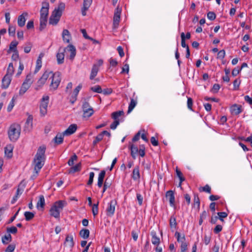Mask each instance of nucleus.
I'll use <instances>...</instances> for the list:
<instances>
[{"instance_id": "nucleus-1", "label": "nucleus", "mask_w": 252, "mask_h": 252, "mask_svg": "<svg viewBox=\"0 0 252 252\" xmlns=\"http://www.w3.org/2000/svg\"><path fill=\"white\" fill-rule=\"evenodd\" d=\"M46 147L44 146H40L34 157L33 162L34 164V176L37 177L38 172L44 164L46 156L45 155Z\"/></svg>"}, {"instance_id": "nucleus-2", "label": "nucleus", "mask_w": 252, "mask_h": 252, "mask_svg": "<svg viewBox=\"0 0 252 252\" xmlns=\"http://www.w3.org/2000/svg\"><path fill=\"white\" fill-rule=\"evenodd\" d=\"M66 204V202L63 200H59L55 202L50 209L51 216L55 218H59L60 212L63 209V207Z\"/></svg>"}, {"instance_id": "nucleus-3", "label": "nucleus", "mask_w": 252, "mask_h": 252, "mask_svg": "<svg viewBox=\"0 0 252 252\" xmlns=\"http://www.w3.org/2000/svg\"><path fill=\"white\" fill-rule=\"evenodd\" d=\"M20 126L17 124L12 125L9 128L8 134L9 139L15 142L19 138L20 134Z\"/></svg>"}, {"instance_id": "nucleus-4", "label": "nucleus", "mask_w": 252, "mask_h": 252, "mask_svg": "<svg viewBox=\"0 0 252 252\" xmlns=\"http://www.w3.org/2000/svg\"><path fill=\"white\" fill-rule=\"evenodd\" d=\"M52 74V81L50 85V90H56L61 81V73L60 72H56L54 73H50Z\"/></svg>"}, {"instance_id": "nucleus-5", "label": "nucleus", "mask_w": 252, "mask_h": 252, "mask_svg": "<svg viewBox=\"0 0 252 252\" xmlns=\"http://www.w3.org/2000/svg\"><path fill=\"white\" fill-rule=\"evenodd\" d=\"M31 75H28L27 77L22 85V86L19 91V94L20 95H23L26 91L30 88L32 81L31 78Z\"/></svg>"}, {"instance_id": "nucleus-6", "label": "nucleus", "mask_w": 252, "mask_h": 252, "mask_svg": "<svg viewBox=\"0 0 252 252\" xmlns=\"http://www.w3.org/2000/svg\"><path fill=\"white\" fill-rule=\"evenodd\" d=\"M49 3L48 1L42 3V7L40 11V19L47 20L49 14Z\"/></svg>"}, {"instance_id": "nucleus-7", "label": "nucleus", "mask_w": 252, "mask_h": 252, "mask_svg": "<svg viewBox=\"0 0 252 252\" xmlns=\"http://www.w3.org/2000/svg\"><path fill=\"white\" fill-rule=\"evenodd\" d=\"M25 187L26 183L23 180L19 184L16 190V194L13 196L11 200L12 204H14L17 200L19 196L22 194Z\"/></svg>"}, {"instance_id": "nucleus-8", "label": "nucleus", "mask_w": 252, "mask_h": 252, "mask_svg": "<svg viewBox=\"0 0 252 252\" xmlns=\"http://www.w3.org/2000/svg\"><path fill=\"white\" fill-rule=\"evenodd\" d=\"M65 6L64 3L62 2H60L58 7L55 8L53 10L51 16L60 19L62 15L63 12L64 10Z\"/></svg>"}, {"instance_id": "nucleus-9", "label": "nucleus", "mask_w": 252, "mask_h": 252, "mask_svg": "<svg viewBox=\"0 0 252 252\" xmlns=\"http://www.w3.org/2000/svg\"><path fill=\"white\" fill-rule=\"evenodd\" d=\"M49 97L48 96H44L42 98V101L40 105V112L42 116H45L47 113V109L49 102Z\"/></svg>"}, {"instance_id": "nucleus-10", "label": "nucleus", "mask_w": 252, "mask_h": 252, "mask_svg": "<svg viewBox=\"0 0 252 252\" xmlns=\"http://www.w3.org/2000/svg\"><path fill=\"white\" fill-rule=\"evenodd\" d=\"M50 73H52V72L51 71L48 72L47 71H45L43 74L42 76L40 78V79L38 80L37 82V86L35 88V90H38L43 86V85L45 84L46 81L49 77Z\"/></svg>"}, {"instance_id": "nucleus-11", "label": "nucleus", "mask_w": 252, "mask_h": 252, "mask_svg": "<svg viewBox=\"0 0 252 252\" xmlns=\"http://www.w3.org/2000/svg\"><path fill=\"white\" fill-rule=\"evenodd\" d=\"M122 9L121 8L117 7L114 13L113 17V28L114 29L117 28L119 24L120 16L121 14Z\"/></svg>"}, {"instance_id": "nucleus-12", "label": "nucleus", "mask_w": 252, "mask_h": 252, "mask_svg": "<svg viewBox=\"0 0 252 252\" xmlns=\"http://www.w3.org/2000/svg\"><path fill=\"white\" fill-rule=\"evenodd\" d=\"M116 201L114 200H111L108 204V207L106 209V213L108 216H112L115 212V205Z\"/></svg>"}, {"instance_id": "nucleus-13", "label": "nucleus", "mask_w": 252, "mask_h": 252, "mask_svg": "<svg viewBox=\"0 0 252 252\" xmlns=\"http://www.w3.org/2000/svg\"><path fill=\"white\" fill-rule=\"evenodd\" d=\"M65 52V49L60 47L59 49V52L57 53L56 57L57 60V63L59 64H61L63 63L64 59V52Z\"/></svg>"}, {"instance_id": "nucleus-14", "label": "nucleus", "mask_w": 252, "mask_h": 252, "mask_svg": "<svg viewBox=\"0 0 252 252\" xmlns=\"http://www.w3.org/2000/svg\"><path fill=\"white\" fill-rule=\"evenodd\" d=\"M32 120L33 117L32 115H30L26 121L24 128V131L25 132H29L32 128Z\"/></svg>"}, {"instance_id": "nucleus-15", "label": "nucleus", "mask_w": 252, "mask_h": 252, "mask_svg": "<svg viewBox=\"0 0 252 252\" xmlns=\"http://www.w3.org/2000/svg\"><path fill=\"white\" fill-rule=\"evenodd\" d=\"M11 81V77L8 75H5L2 79L1 88L4 89H7Z\"/></svg>"}, {"instance_id": "nucleus-16", "label": "nucleus", "mask_w": 252, "mask_h": 252, "mask_svg": "<svg viewBox=\"0 0 252 252\" xmlns=\"http://www.w3.org/2000/svg\"><path fill=\"white\" fill-rule=\"evenodd\" d=\"M64 49H65V52L67 51L70 52L69 59L73 60L76 55V49L75 47L73 45L70 44Z\"/></svg>"}, {"instance_id": "nucleus-17", "label": "nucleus", "mask_w": 252, "mask_h": 252, "mask_svg": "<svg viewBox=\"0 0 252 252\" xmlns=\"http://www.w3.org/2000/svg\"><path fill=\"white\" fill-rule=\"evenodd\" d=\"M165 197L169 198V203L171 206H175V196L173 191L170 190L165 193Z\"/></svg>"}, {"instance_id": "nucleus-18", "label": "nucleus", "mask_w": 252, "mask_h": 252, "mask_svg": "<svg viewBox=\"0 0 252 252\" xmlns=\"http://www.w3.org/2000/svg\"><path fill=\"white\" fill-rule=\"evenodd\" d=\"M77 129V126L76 124H71L69 127L63 132L64 134L65 135H70L73 134Z\"/></svg>"}, {"instance_id": "nucleus-19", "label": "nucleus", "mask_w": 252, "mask_h": 252, "mask_svg": "<svg viewBox=\"0 0 252 252\" xmlns=\"http://www.w3.org/2000/svg\"><path fill=\"white\" fill-rule=\"evenodd\" d=\"M93 0H84L83 7L81 12L83 16L86 15V11L88 10L92 3Z\"/></svg>"}, {"instance_id": "nucleus-20", "label": "nucleus", "mask_w": 252, "mask_h": 252, "mask_svg": "<svg viewBox=\"0 0 252 252\" xmlns=\"http://www.w3.org/2000/svg\"><path fill=\"white\" fill-rule=\"evenodd\" d=\"M230 111L232 114L237 115L242 111V106L235 104L230 107Z\"/></svg>"}, {"instance_id": "nucleus-21", "label": "nucleus", "mask_w": 252, "mask_h": 252, "mask_svg": "<svg viewBox=\"0 0 252 252\" xmlns=\"http://www.w3.org/2000/svg\"><path fill=\"white\" fill-rule=\"evenodd\" d=\"M64 135H65L64 134L63 132L58 133L55 137L53 139V141L54 142L56 145L61 144L63 142Z\"/></svg>"}, {"instance_id": "nucleus-22", "label": "nucleus", "mask_w": 252, "mask_h": 252, "mask_svg": "<svg viewBox=\"0 0 252 252\" xmlns=\"http://www.w3.org/2000/svg\"><path fill=\"white\" fill-rule=\"evenodd\" d=\"M28 15L27 12L23 13L22 14L19 15L18 17V25L20 27H23L25 25L26 18L25 16Z\"/></svg>"}, {"instance_id": "nucleus-23", "label": "nucleus", "mask_w": 252, "mask_h": 252, "mask_svg": "<svg viewBox=\"0 0 252 252\" xmlns=\"http://www.w3.org/2000/svg\"><path fill=\"white\" fill-rule=\"evenodd\" d=\"M106 172L104 170H101L99 173L98 178L97 186L99 188L102 186Z\"/></svg>"}, {"instance_id": "nucleus-24", "label": "nucleus", "mask_w": 252, "mask_h": 252, "mask_svg": "<svg viewBox=\"0 0 252 252\" xmlns=\"http://www.w3.org/2000/svg\"><path fill=\"white\" fill-rule=\"evenodd\" d=\"M64 244L68 245L70 248H72L74 245L73 236L66 235Z\"/></svg>"}, {"instance_id": "nucleus-25", "label": "nucleus", "mask_w": 252, "mask_h": 252, "mask_svg": "<svg viewBox=\"0 0 252 252\" xmlns=\"http://www.w3.org/2000/svg\"><path fill=\"white\" fill-rule=\"evenodd\" d=\"M131 177L134 181H137L140 179V175L139 166H137L133 169Z\"/></svg>"}, {"instance_id": "nucleus-26", "label": "nucleus", "mask_w": 252, "mask_h": 252, "mask_svg": "<svg viewBox=\"0 0 252 252\" xmlns=\"http://www.w3.org/2000/svg\"><path fill=\"white\" fill-rule=\"evenodd\" d=\"M63 39L64 42L69 43L71 38L70 34L67 30L64 29L62 33Z\"/></svg>"}, {"instance_id": "nucleus-27", "label": "nucleus", "mask_w": 252, "mask_h": 252, "mask_svg": "<svg viewBox=\"0 0 252 252\" xmlns=\"http://www.w3.org/2000/svg\"><path fill=\"white\" fill-rule=\"evenodd\" d=\"M99 68L97 64H94L93 66L90 79L93 80L97 75Z\"/></svg>"}, {"instance_id": "nucleus-28", "label": "nucleus", "mask_w": 252, "mask_h": 252, "mask_svg": "<svg viewBox=\"0 0 252 252\" xmlns=\"http://www.w3.org/2000/svg\"><path fill=\"white\" fill-rule=\"evenodd\" d=\"M45 206V199L44 196L41 195L39 197V200L37 203L36 207L38 209H43Z\"/></svg>"}, {"instance_id": "nucleus-29", "label": "nucleus", "mask_w": 252, "mask_h": 252, "mask_svg": "<svg viewBox=\"0 0 252 252\" xmlns=\"http://www.w3.org/2000/svg\"><path fill=\"white\" fill-rule=\"evenodd\" d=\"M151 235L152 236V244L158 246L160 243V239L158 237H157L156 232L155 231H152Z\"/></svg>"}, {"instance_id": "nucleus-30", "label": "nucleus", "mask_w": 252, "mask_h": 252, "mask_svg": "<svg viewBox=\"0 0 252 252\" xmlns=\"http://www.w3.org/2000/svg\"><path fill=\"white\" fill-rule=\"evenodd\" d=\"M18 44V42L17 41H12L9 45V48L7 51L8 53H10L11 51L14 52L15 50H17L16 47Z\"/></svg>"}, {"instance_id": "nucleus-31", "label": "nucleus", "mask_w": 252, "mask_h": 252, "mask_svg": "<svg viewBox=\"0 0 252 252\" xmlns=\"http://www.w3.org/2000/svg\"><path fill=\"white\" fill-rule=\"evenodd\" d=\"M131 151V156L133 159L136 158V155L138 153V149L137 147L135 146L133 144H132L130 147Z\"/></svg>"}, {"instance_id": "nucleus-32", "label": "nucleus", "mask_w": 252, "mask_h": 252, "mask_svg": "<svg viewBox=\"0 0 252 252\" xmlns=\"http://www.w3.org/2000/svg\"><path fill=\"white\" fill-rule=\"evenodd\" d=\"M79 235L83 238L86 239L89 237L90 231L89 229L83 228L80 230Z\"/></svg>"}, {"instance_id": "nucleus-33", "label": "nucleus", "mask_w": 252, "mask_h": 252, "mask_svg": "<svg viewBox=\"0 0 252 252\" xmlns=\"http://www.w3.org/2000/svg\"><path fill=\"white\" fill-rule=\"evenodd\" d=\"M81 163H78L74 166L71 167L68 171V174L74 173L78 172L81 170Z\"/></svg>"}, {"instance_id": "nucleus-34", "label": "nucleus", "mask_w": 252, "mask_h": 252, "mask_svg": "<svg viewBox=\"0 0 252 252\" xmlns=\"http://www.w3.org/2000/svg\"><path fill=\"white\" fill-rule=\"evenodd\" d=\"M1 240L3 244H7L9 242H10L12 241L11 234L8 233L7 235H5L2 237Z\"/></svg>"}, {"instance_id": "nucleus-35", "label": "nucleus", "mask_w": 252, "mask_h": 252, "mask_svg": "<svg viewBox=\"0 0 252 252\" xmlns=\"http://www.w3.org/2000/svg\"><path fill=\"white\" fill-rule=\"evenodd\" d=\"M12 150L13 148L11 145L7 146L5 148V154L8 158H11L12 156Z\"/></svg>"}, {"instance_id": "nucleus-36", "label": "nucleus", "mask_w": 252, "mask_h": 252, "mask_svg": "<svg viewBox=\"0 0 252 252\" xmlns=\"http://www.w3.org/2000/svg\"><path fill=\"white\" fill-rule=\"evenodd\" d=\"M137 104V102L136 100H134L133 98H131L130 99V102L128 106V108L127 110V113H130L132 110L134 109L135 106H136Z\"/></svg>"}, {"instance_id": "nucleus-37", "label": "nucleus", "mask_w": 252, "mask_h": 252, "mask_svg": "<svg viewBox=\"0 0 252 252\" xmlns=\"http://www.w3.org/2000/svg\"><path fill=\"white\" fill-rule=\"evenodd\" d=\"M25 220L27 221L32 220L34 217V214L31 212H25L24 213Z\"/></svg>"}, {"instance_id": "nucleus-38", "label": "nucleus", "mask_w": 252, "mask_h": 252, "mask_svg": "<svg viewBox=\"0 0 252 252\" xmlns=\"http://www.w3.org/2000/svg\"><path fill=\"white\" fill-rule=\"evenodd\" d=\"M14 72V68L12 63H10L8 65V68L7 69V72L5 75H8L10 77L12 76Z\"/></svg>"}, {"instance_id": "nucleus-39", "label": "nucleus", "mask_w": 252, "mask_h": 252, "mask_svg": "<svg viewBox=\"0 0 252 252\" xmlns=\"http://www.w3.org/2000/svg\"><path fill=\"white\" fill-rule=\"evenodd\" d=\"M124 112L123 111H116L112 113L111 116L112 119L114 120H118L119 116L124 115Z\"/></svg>"}, {"instance_id": "nucleus-40", "label": "nucleus", "mask_w": 252, "mask_h": 252, "mask_svg": "<svg viewBox=\"0 0 252 252\" xmlns=\"http://www.w3.org/2000/svg\"><path fill=\"white\" fill-rule=\"evenodd\" d=\"M176 219L174 216H172L169 220V225L171 228H176L177 226Z\"/></svg>"}, {"instance_id": "nucleus-41", "label": "nucleus", "mask_w": 252, "mask_h": 252, "mask_svg": "<svg viewBox=\"0 0 252 252\" xmlns=\"http://www.w3.org/2000/svg\"><path fill=\"white\" fill-rule=\"evenodd\" d=\"M83 116L84 117H90L94 114V110L93 108L89 109L87 110H83Z\"/></svg>"}, {"instance_id": "nucleus-42", "label": "nucleus", "mask_w": 252, "mask_h": 252, "mask_svg": "<svg viewBox=\"0 0 252 252\" xmlns=\"http://www.w3.org/2000/svg\"><path fill=\"white\" fill-rule=\"evenodd\" d=\"M59 18L51 16L49 18V23L50 25H56L60 21Z\"/></svg>"}, {"instance_id": "nucleus-43", "label": "nucleus", "mask_w": 252, "mask_h": 252, "mask_svg": "<svg viewBox=\"0 0 252 252\" xmlns=\"http://www.w3.org/2000/svg\"><path fill=\"white\" fill-rule=\"evenodd\" d=\"M193 202L194 207H195V205H196L197 209H199L200 206V200L197 194H194Z\"/></svg>"}, {"instance_id": "nucleus-44", "label": "nucleus", "mask_w": 252, "mask_h": 252, "mask_svg": "<svg viewBox=\"0 0 252 252\" xmlns=\"http://www.w3.org/2000/svg\"><path fill=\"white\" fill-rule=\"evenodd\" d=\"M217 214L218 215L219 219L222 222L224 221L223 219L226 218L228 216V214L224 212H218Z\"/></svg>"}, {"instance_id": "nucleus-45", "label": "nucleus", "mask_w": 252, "mask_h": 252, "mask_svg": "<svg viewBox=\"0 0 252 252\" xmlns=\"http://www.w3.org/2000/svg\"><path fill=\"white\" fill-rule=\"evenodd\" d=\"M42 66V61H41L40 59H37L36 63V67L35 69V70L34 71V73H36L40 69V68Z\"/></svg>"}, {"instance_id": "nucleus-46", "label": "nucleus", "mask_w": 252, "mask_h": 252, "mask_svg": "<svg viewBox=\"0 0 252 252\" xmlns=\"http://www.w3.org/2000/svg\"><path fill=\"white\" fill-rule=\"evenodd\" d=\"M111 185V182L109 181L107 178L104 183L103 188L102 190V194L106 191V189L109 188Z\"/></svg>"}, {"instance_id": "nucleus-47", "label": "nucleus", "mask_w": 252, "mask_h": 252, "mask_svg": "<svg viewBox=\"0 0 252 252\" xmlns=\"http://www.w3.org/2000/svg\"><path fill=\"white\" fill-rule=\"evenodd\" d=\"M98 202H97L96 204H93L92 206V212L94 217H95L98 214Z\"/></svg>"}, {"instance_id": "nucleus-48", "label": "nucleus", "mask_w": 252, "mask_h": 252, "mask_svg": "<svg viewBox=\"0 0 252 252\" xmlns=\"http://www.w3.org/2000/svg\"><path fill=\"white\" fill-rule=\"evenodd\" d=\"M16 98V97H15V96L13 97L11 102H10V103L9 104V105L7 107V111L8 112H9L12 110V109L15 105L14 102H15Z\"/></svg>"}, {"instance_id": "nucleus-49", "label": "nucleus", "mask_w": 252, "mask_h": 252, "mask_svg": "<svg viewBox=\"0 0 252 252\" xmlns=\"http://www.w3.org/2000/svg\"><path fill=\"white\" fill-rule=\"evenodd\" d=\"M91 90L94 92L97 93H101L102 92V90L101 87L99 85H96L94 87H92L91 88Z\"/></svg>"}, {"instance_id": "nucleus-50", "label": "nucleus", "mask_w": 252, "mask_h": 252, "mask_svg": "<svg viewBox=\"0 0 252 252\" xmlns=\"http://www.w3.org/2000/svg\"><path fill=\"white\" fill-rule=\"evenodd\" d=\"M103 139V136L102 134L100 133L96 137H95V139L93 141V145L94 146H95L96 144L100 141Z\"/></svg>"}, {"instance_id": "nucleus-51", "label": "nucleus", "mask_w": 252, "mask_h": 252, "mask_svg": "<svg viewBox=\"0 0 252 252\" xmlns=\"http://www.w3.org/2000/svg\"><path fill=\"white\" fill-rule=\"evenodd\" d=\"M47 22V20L40 19V26L39 30L40 31H42L43 29H45L46 26Z\"/></svg>"}, {"instance_id": "nucleus-52", "label": "nucleus", "mask_w": 252, "mask_h": 252, "mask_svg": "<svg viewBox=\"0 0 252 252\" xmlns=\"http://www.w3.org/2000/svg\"><path fill=\"white\" fill-rule=\"evenodd\" d=\"M181 45L183 48H187V47H189L188 45L186 44L185 42V35L184 32L181 33Z\"/></svg>"}, {"instance_id": "nucleus-53", "label": "nucleus", "mask_w": 252, "mask_h": 252, "mask_svg": "<svg viewBox=\"0 0 252 252\" xmlns=\"http://www.w3.org/2000/svg\"><path fill=\"white\" fill-rule=\"evenodd\" d=\"M32 44L31 42H27L26 43V46L24 47V52L26 53H29L30 52L32 47Z\"/></svg>"}, {"instance_id": "nucleus-54", "label": "nucleus", "mask_w": 252, "mask_h": 252, "mask_svg": "<svg viewBox=\"0 0 252 252\" xmlns=\"http://www.w3.org/2000/svg\"><path fill=\"white\" fill-rule=\"evenodd\" d=\"M16 28L15 26L9 25L8 33L10 36H14L15 34Z\"/></svg>"}, {"instance_id": "nucleus-55", "label": "nucleus", "mask_w": 252, "mask_h": 252, "mask_svg": "<svg viewBox=\"0 0 252 252\" xmlns=\"http://www.w3.org/2000/svg\"><path fill=\"white\" fill-rule=\"evenodd\" d=\"M199 190L200 191H205L210 193L211 191V189L208 185H206L203 187L200 188Z\"/></svg>"}, {"instance_id": "nucleus-56", "label": "nucleus", "mask_w": 252, "mask_h": 252, "mask_svg": "<svg viewBox=\"0 0 252 252\" xmlns=\"http://www.w3.org/2000/svg\"><path fill=\"white\" fill-rule=\"evenodd\" d=\"M17 228L15 226H12L11 227H7L6 231L8 233L16 234L17 232Z\"/></svg>"}, {"instance_id": "nucleus-57", "label": "nucleus", "mask_w": 252, "mask_h": 252, "mask_svg": "<svg viewBox=\"0 0 252 252\" xmlns=\"http://www.w3.org/2000/svg\"><path fill=\"white\" fill-rule=\"evenodd\" d=\"M77 159V156L74 154L69 159L68 164L69 166H72L74 164V161L76 160Z\"/></svg>"}, {"instance_id": "nucleus-58", "label": "nucleus", "mask_w": 252, "mask_h": 252, "mask_svg": "<svg viewBox=\"0 0 252 252\" xmlns=\"http://www.w3.org/2000/svg\"><path fill=\"white\" fill-rule=\"evenodd\" d=\"M207 215V213L205 211H204L200 215V219L199 220V224L201 225L203 222V219H206Z\"/></svg>"}, {"instance_id": "nucleus-59", "label": "nucleus", "mask_w": 252, "mask_h": 252, "mask_svg": "<svg viewBox=\"0 0 252 252\" xmlns=\"http://www.w3.org/2000/svg\"><path fill=\"white\" fill-rule=\"evenodd\" d=\"M94 176V173L93 172H91L90 173L89 179L87 183V185L88 186H91L93 184Z\"/></svg>"}, {"instance_id": "nucleus-60", "label": "nucleus", "mask_w": 252, "mask_h": 252, "mask_svg": "<svg viewBox=\"0 0 252 252\" xmlns=\"http://www.w3.org/2000/svg\"><path fill=\"white\" fill-rule=\"evenodd\" d=\"M188 245L185 241H181V252H185L188 249Z\"/></svg>"}, {"instance_id": "nucleus-61", "label": "nucleus", "mask_w": 252, "mask_h": 252, "mask_svg": "<svg viewBox=\"0 0 252 252\" xmlns=\"http://www.w3.org/2000/svg\"><path fill=\"white\" fill-rule=\"evenodd\" d=\"M207 18L210 20H214L216 18V15L214 12H209L207 13Z\"/></svg>"}, {"instance_id": "nucleus-62", "label": "nucleus", "mask_w": 252, "mask_h": 252, "mask_svg": "<svg viewBox=\"0 0 252 252\" xmlns=\"http://www.w3.org/2000/svg\"><path fill=\"white\" fill-rule=\"evenodd\" d=\"M82 88V85H79L74 90V91H73V94H72L73 96H76L77 97V95L80 91V90H81Z\"/></svg>"}, {"instance_id": "nucleus-63", "label": "nucleus", "mask_w": 252, "mask_h": 252, "mask_svg": "<svg viewBox=\"0 0 252 252\" xmlns=\"http://www.w3.org/2000/svg\"><path fill=\"white\" fill-rule=\"evenodd\" d=\"M15 249V245H9L6 248L5 250V252H13Z\"/></svg>"}, {"instance_id": "nucleus-64", "label": "nucleus", "mask_w": 252, "mask_h": 252, "mask_svg": "<svg viewBox=\"0 0 252 252\" xmlns=\"http://www.w3.org/2000/svg\"><path fill=\"white\" fill-rule=\"evenodd\" d=\"M240 83H241V81L237 79H235L234 81L233 85H234V90H238Z\"/></svg>"}]
</instances>
